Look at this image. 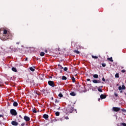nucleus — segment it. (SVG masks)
Instances as JSON below:
<instances>
[{"instance_id":"obj_22","label":"nucleus","mask_w":126,"mask_h":126,"mask_svg":"<svg viewBox=\"0 0 126 126\" xmlns=\"http://www.w3.org/2000/svg\"><path fill=\"white\" fill-rule=\"evenodd\" d=\"M62 79H63V80H66V79H67V78H66V77L63 76L62 77Z\"/></svg>"},{"instance_id":"obj_44","label":"nucleus","mask_w":126,"mask_h":126,"mask_svg":"<svg viewBox=\"0 0 126 126\" xmlns=\"http://www.w3.org/2000/svg\"><path fill=\"white\" fill-rule=\"evenodd\" d=\"M45 53H47V52H48V51L45 50Z\"/></svg>"},{"instance_id":"obj_35","label":"nucleus","mask_w":126,"mask_h":126,"mask_svg":"<svg viewBox=\"0 0 126 126\" xmlns=\"http://www.w3.org/2000/svg\"><path fill=\"white\" fill-rule=\"evenodd\" d=\"M114 95H115V97H118V94H117L116 93H114Z\"/></svg>"},{"instance_id":"obj_47","label":"nucleus","mask_w":126,"mask_h":126,"mask_svg":"<svg viewBox=\"0 0 126 126\" xmlns=\"http://www.w3.org/2000/svg\"><path fill=\"white\" fill-rule=\"evenodd\" d=\"M14 51H17V49H15V50H14Z\"/></svg>"},{"instance_id":"obj_25","label":"nucleus","mask_w":126,"mask_h":126,"mask_svg":"<svg viewBox=\"0 0 126 126\" xmlns=\"http://www.w3.org/2000/svg\"><path fill=\"white\" fill-rule=\"evenodd\" d=\"M71 79L72 80V82H75V78H74V77H72Z\"/></svg>"},{"instance_id":"obj_4","label":"nucleus","mask_w":126,"mask_h":126,"mask_svg":"<svg viewBox=\"0 0 126 126\" xmlns=\"http://www.w3.org/2000/svg\"><path fill=\"white\" fill-rule=\"evenodd\" d=\"M48 85L51 86V87H55V83L53 81H49L48 82Z\"/></svg>"},{"instance_id":"obj_31","label":"nucleus","mask_w":126,"mask_h":126,"mask_svg":"<svg viewBox=\"0 0 126 126\" xmlns=\"http://www.w3.org/2000/svg\"><path fill=\"white\" fill-rule=\"evenodd\" d=\"M121 126H126V123H121Z\"/></svg>"},{"instance_id":"obj_28","label":"nucleus","mask_w":126,"mask_h":126,"mask_svg":"<svg viewBox=\"0 0 126 126\" xmlns=\"http://www.w3.org/2000/svg\"><path fill=\"white\" fill-rule=\"evenodd\" d=\"M98 91H99V92H103V91H102V90L100 89V88H98Z\"/></svg>"},{"instance_id":"obj_33","label":"nucleus","mask_w":126,"mask_h":126,"mask_svg":"<svg viewBox=\"0 0 126 126\" xmlns=\"http://www.w3.org/2000/svg\"><path fill=\"white\" fill-rule=\"evenodd\" d=\"M64 119H65V120H69V118L68 117H67V116L64 117Z\"/></svg>"},{"instance_id":"obj_21","label":"nucleus","mask_w":126,"mask_h":126,"mask_svg":"<svg viewBox=\"0 0 126 126\" xmlns=\"http://www.w3.org/2000/svg\"><path fill=\"white\" fill-rule=\"evenodd\" d=\"M30 69L31 71H35V69H34L32 67H30Z\"/></svg>"},{"instance_id":"obj_32","label":"nucleus","mask_w":126,"mask_h":126,"mask_svg":"<svg viewBox=\"0 0 126 126\" xmlns=\"http://www.w3.org/2000/svg\"><path fill=\"white\" fill-rule=\"evenodd\" d=\"M32 112H33V113H37V111L34 109H32Z\"/></svg>"},{"instance_id":"obj_16","label":"nucleus","mask_w":126,"mask_h":126,"mask_svg":"<svg viewBox=\"0 0 126 126\" xmlns=\"http://www.w3.org/2000/svg\"><path fill=\"white\" fill-rule=\"evenodd\" d=\"M93 77L94 78H98L99 77V75H98V74H94L93 75Z\"/></svg>"},{"instance_id":"obj_15","label":"nucleus","mask_w":126,"mask_h":126,"mask_svg":"<svg viewBox=\"0 0 126 126\" xmlns=\"http://www.w3.org/2000/svg\"><path fill=\"white\" fill-rule=\"evenodd\" d=\"M58 68L59 69H63V66L61 65L60 64H58Z\"/></svg>"},{"instance_id":"obj_12","label":"nucleus","mask_w":126,"mask_h":126,"mask_svg":"<svg viewBox=\"0 0 126 126\" xmlns=\"http://www.w3.org/2000/svg\"><path fill=\"white\" fill-rule=\"evenodd\" d=\"M93 83H100V81L99 80H93Z\"/></svg>"},{"instance_id":"obj_37","label":"nucleus","mask_w":126,"mask_h":126,"mask_svg":"<svg viewBox=\"0 0 126 126\" xmlns=\"http://www.w3.org/2000/svg\"><path fill=\"white\" fill-rule=\"evenodd\" d=\"M102 81H104V82L106 81V80L105 79V78H104V77L102 78Z\"/></svg>"},{"instance_id":"obj_11","label":"nucleus","mask_w":126,"mask_h":126,"mask_svg":"<svg viewBox=\"0 0 126 126\" xmlns=\"http://www.w3.org/2000/svg\"><path fill=\"white\" fill-rule=\"evenodd\" d=\"M13 105L14 107H17L18 106V103L16 101H14L13 103Z\"/></svg>"},{"instance_id":"obj_46","label":"nucleus","mask_w":126,"mask_h":126,"mask_svg":"<svg viewBox=\"0 0 126 126\" xmlns=\"http://www.w3.org/2000/svg\"><path fill=\"white\" fill-rule=\"evenodd\" d=\"M120 93H123V91H120Z\"/></svg>"},{"instance_id":"obj_10","label":"nucleus","mask_w":126,"mask_h":126,"mask_svg":"<svg viewBox=\"0 0 126 126\" xmlns=\"http://www.w3.org/2000/svg\"><path fill=\"white\" fill-rule=\"evenodd\" d=\"M43 117L45 120H47V119H49V115H48V114H44Z\"/></svg>"},{"instance_id":"obj_23","label":"nucleus","mask_w":126,"mask_h":126,"mask_svg":"<svg viewBox=\"0 0 126 126\" xmlns=\"http://www.w3.org/2000/svg\"><path fill=\"white\" fill-rule=\"evenodd\" d=\"M115 77H116V78H119V77H120V76L119 75L118 73H117L115 74Z\"/></svg>"},{"instance_id":"obj_8","label":"nucleus","mask_w":126,"mask_h":126,"mask_svg":"<svg viewBox=\"0 0 126 126\" xmlns=\"http://www.w3.org/2000/svg\"><path fill=\"white\" fill-rule=\"evenodd\" d=\"M11 125H12V126H18V123L16 121H13L11 122Z\"/></svg>"},{"instance_id":"obj_27","label":"nucleus","mask_w":126,"mask_h":126,"mask_svg":"<svg viewBox=\"0 0 126 126\" xmlns=\"http://www.w3.org/2000/svg\"><path fill=\"white\" fill-rule=\"evenodd\" d=\"M102 66H103V67H105V66H106V63H101Z\"/></svg>"},{"instance_id":"obj_40","label":"nucleus","mask_w":126,"mask_h":126,"mask_svg":"<svg viewBox=\"0 0 126 126\" xmlns=\"http://www.w3.org/2000/svg\"><path fill=\"white\" fill-rule=\"evenodd\" d=\"M87 81H90V79H87Z\"/></svg>"},{"instance_id":"obj_6","label":"nucleus","mask_w":126,"mask_h":126,"mask_svg":"<svg viewBox=\"0 0 126 126\" xmlns=\"http://www.w3.org/2000/svg\"><path fill=\"white\" fill-rule=\"evenodd\" d=\"M118 89L119 90H125L126 89V86L124 85V83H123L122 87L120 86L119 87Z\"/></svg>"},{"instance_id":"obj_38","label":"nucleus","mask_w":126,"mask_h":126,"mask_svg":"<svg viewBox=\"0 0 126 126\" xmlns=\"http://www.w3.org/2000/svg\"><path fill=\"white\" fill-rule=\"evenodd\" d=\"M22 126H25V123H23L21 124Z\"/></svg>"},{"instance_id":"obj_19","label":"nucleus","mask_w":126,"mask_h":126,"mask_svg":"<svg viewBox=\"0 0 126 126\" xmlns=\"http://www.w3.org/2000/svg\"><path fill=\"white\" fill-rule=\"evenodd\" d=\"M74 53H75V54H80V52L78 50H74Z\"/></svg>"},{"instance_id":"obj_20","label":"nucleus","mask_w":126,"mask_h":126,"mask_svg":"<svg viewBox=\"0 0 126 126\" xmlns=\"http://www.w3.org/2000/svg\"><path fill=\"white\" fill-rule=\"evenodd\" d=\"M40 56H41V57H44L45 56V53L41 52L40 54Z\"/></svg>"},{"instance_id":"obj_1","label":"nucleus","mask_w":126,"mask_h":126,"mask_svg":"<svg viewBox=\"0 0 126 126\" xmlns=\"http://www.w3.org/2000/svg\"><path fill=\"white\" fill-rule=\"evenodd\" d=\"M3 36H4V38L5 40L7 39H10V38H11V34L9 33V32H7V30H3Z\"/></svg>"},{"instance_id":"obj_41","label":"nucleus","mask_w":126,"mask_h":126,"mask_svg":"<svg viewBox=\"0 0 126 126\" xmlns=\"http://www.w3.org/2000/svg\"><path fill=\"white\" fill-rule=\"evenodd\" d=\"M3 117V116L2 115H0V118Z\"/></svg>"},{"instance_id":"obj_36","label":"nucleus","mask_w":126,"mask_h":126,"mask_svg":"<svg viewBox=\"0 0 126 126\" xmlns=\"http://www.w3.org/2000/svg\"><path fill=\"white\" fill-rule=\"evenodd\" d=\"M55 103H59V100L58 99H55Z\"/></svg>"},{"instance_id":"obj_7","label":"nucleus","mask_w":126,"mask_h":126,"mask_svg":"<svg viewBox=\"0 0 126 126\" xmlns=\"http://www.w3.org/2000/svg\"><path fill=\"white\" fill-rule=\"evenodd\" d=\"M24 120H25L26 122H29V121H30V118L28 116H25L24 117Z\"/></svg>"},{"instance_id":"obj_18","label":"nucleus","mask_w":126,"mask_h":126,"mask_svg":"<svg viewBox=\"0 0 126 126\" xmlns=\"http://www.w3.org/2000/svg\"><path fill=\"white\" fill-rule=\"evenodd\" d=\"M59 97H60L61 98H63V95L62 93H60L58 94Z\"/></svg>"},{"instance_id":"obj_26","label":"nucleus","mask_w":126,"mask_h":126,"mask_svg":"<svg viewBox=\"0 0 126 126\" xmlns=\"http://www.w3.org/2000/svg\"><path fill=\"white\" fill-rule=\"evenodd\" d=\"M92 58H93V59H98V57L94 55L92 56Z\"/></svg>"},{"instance_id":"obj_48","label":"nucleus","mask_w":126,"mask_h":126,"mask_svg":"<svg viewBox=\"0 0 126 126\" xmlns=\"http://www.w3.org/2000/svg\"><path fill=\"white\" fill-rule=\"evenodd\" d=\"M19 117H20V118H22V117H21V115H20Z\"/></svg>"},{"instance_id":"obj_43","label":"nucleus","mask_w":126,"mask_h":126,"mask_svg":"<svg viewBox=\"0 0 126 126\" xmlns=\"http://www.w3.org/2000/svg\"><path fill=\"white\" fill-rule=\"evenodd\" d=\"M19 43H20V42H17V43H16L17 45H19Z\"/></svg>"},{"instance_id":"obj_42","label":"nucleus","mask_w":126,"mask_h":126,"mask_svg":"<svg viewBox=\"0 0 126 126\" xmlns=\"http://www.w3.org/2000/svg\"><path fill=\"white\" fill-rule=\"evenodd\" d=\"M98 101L100 102V100H101V98H99L98 99Z\"/></svg>"},{"instance_id":"obj_50","label":"nucleus","mask_w":126,"mask_h":126,"mask_svg":"<svg viewBox=\"0 0 126 126\" xmlns=\"http://www.w3.org/2000/svg\"><path fill=\"white\" fill-rule=\"evenodd\" d=\"M79 48H81V47H80V46H79Z\"/></svg>"},{"instance_id":"obj_51","label":"nucleus","mask_w":126,"mask_h":126,"mask_svg":"<svg viewBox=\"0 0 126 126\" xmlns=\"http://www.w3.org/2000/svg\"><path fill=\"white\" fill-rule=\"evenodd\" d=\"M54 99V98L52 97V100H53Z\"/></svg>"},{"instance_id":"obj_45","label":"nucleus","mask_w":126,"mask_h":126,"mask_svg":"<svg viewBox=\"0 0 126 126\" xmlns=\"http://www.w3.org/2000/svg\"><path fill=\"white\" fill-rule=\"evenodd\" d=\"M103 88V86L99 87V88Z\"/></svg>"},{"instance_id":"obj_2","label":"nucleus","mask_w":126,"mask_h":126,"mask_svg":"<svg viewBox=\"0 0 126 126\" xmlns=\"http://www.w3.org/2000/svg\"><path fill=\"white\" fill-rule=\"evenodd\" d=\"M66 112L67 113H72L73 112V107H72L71 106H69L66 108Z\"/></svg>"},{"instance_id":"obj_14","label":"nucleus","mask_w":126,"mask_h":126,"mask_svg":"<svg viewBox=\"0 0 126 126\" xmlns=\"http://www.w3.org/2000/svg\"><path fill=\"white\" fill-rule=\"evenodd\" d=\"M12 70L14 71V72H17V69L14 67H12Z\"/></svg>"},{"instance_id":"obj_39","label":"nucleus","mask_w":126,"mask_h":126,"mask_svg":"<svg viewBox=\"0 0 126 126\" xmlns=\"http://www.w3.org/2000/svg\"><path fill=\"white\" fill-rule=\"evenodd\" d=\"M28 61V58H26V59H25V62Z\"/></svg>"},{"instance_id":"obj_13","label":"nucleus","mask_w":126,"mask_h":126,"mask_svg":"<svg viewBox=\"0 0 126 126\" xmlns=\"http://www.w3.org/2000/svg\"><path fill=\"white\" fill-rule=\"evenodd\" d=\"M107 60L108 61H110V62H111V63H113L114 62V60H113L112 57L108 58H107Z\"/></svg>"},{"instance_id":"obj_9","label":"nucleus","mask_w":126,"mask_h":126,"mask_svg":"<svg viewBox=\"0 0 126 126\" xmlns=\"http://www.w3.org/2000/svg\"><path fill=\"white\" fill-rule=\"evenodd\" d=\"M107 96L105 94H101L100 96V99H106Z\"/></svg>"},{"instance_id":"obj_30","label":"nucleus","mask_w":126,"mask_h":126,"mask_svg":"<svg viewBox=\"0 0 126 126\" xmlns=\"http://www.w3.org/2000/svg\"><path fill=\"white\" fill-rule=\"evenodd\" d=\"M67 69H68V68H67V67H65L64 68V71H67Z\"/></svg>"},{"instance_id":"obj_17","label":"nucleus","mask_w":126,"mask_h":126,"mask_svg":"<svg viewBox=\"0 0 126 126\" xmlns=\"http://www.w3.org/2000/svg\"><path fill=\"white\" fill-rule=\"evenodd\" d=\"M70 95L71 96H75L76 94H75V93L73 92L70 93Z\"/></svg>"},{"instance_id":"obj_5","label":"nucleus","mask_w":126,"mask_h":126,"mask_svg":"<svg viewBox=\"0 0 126 126\" xmlns=\"http://www.w3.org/2000/svg\"><path fill=\"white\" fill-rule=\"evenodd\" d=\"M112 110L114 111V112H119V111L121 110V108L114 107H113Z\"/></svg>"},{"instance_id":"obj_34","label":"nucleus","mask_w":126,"mask_h":126,"mask_svg":"<svg viewBox=\"0 0 126 126\" xmlns=\"http://www.w3.org/2000/svg\"><path fill=\"white\" fill-rule=\"evenodd\" d=\"M121 72H122L123 73H125V72H126V70H122Z\"/></svg>"},{"instance_id":"obj_49","label":"nucleus","mask_w":126,"mask_h":126,"mask_svg":"<svg viewBox=\"0 0 126 126\" xmlns=\"http://www.w3.org/2000/svg\"><path fill=\"white\" fill-rule=\"evenodd\" d=\"M117 86H119V84H117Z\"/></svg>"},{"instance_id":"obj_24","label":"nucleus","mask_w":126,"mask_h":126,"mask_svg":"<svg viewBox=\"0 0 126 126\" xmlns=\"http://www.w3.org/2000/svg\"><path fill=\"white\" fill-rule=\"evenodd\" d=\"M55 115H56V116H57V117H59V116H60V112H56L55 113Z\"/></svg>"},{"instance_id":"obj_29","label":"nucleus","mask_w":126,"mask_h":126,"mask_svg":"<svg viewBox=\"0 0 126 126\" xmlns=\"http://www.w3.org/2000/svg\"><path fill=\"white\" fill-rule=\"evenodd\" d=\"M121 111H122V112H124V113H126V109H121Z\"/></svg>"},{"instance_id":"obj_3","label":"nucleus","mask_w":126,"mask_h":126,"mask_svg":"<svg viewBox=\"0 0 126 126\" xmlns=\"http://www.w3.org/2000/svg\"><path fill=\"white\" fill-rule=\"evenodd\" d=\"M10 114L12 115V116H17V112L14 109H12L10 110Z\"/></svg>"}]
</instances>
